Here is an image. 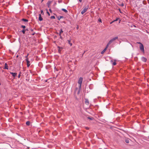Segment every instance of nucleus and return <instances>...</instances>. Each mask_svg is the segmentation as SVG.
I'll return each mask as SVG.
<instances>
[{
	"label": "nucleus",
	"mask_w": 149,
	"mask_h": 149,
	"mask_svg": "<svg viewBox=\"0 0 149 149\" xmlns=\"http://www.w3.org/2000/svg\"><path fill=\"white\" fill-rule=\"evenodd\" d=\"M60 38L61 39H63V38H62V37L61 36V35H60Z\"/></svg>",
	"instance_id": "27"
},
{
	"label": "nucleus",
	"mask_w": 149,
	"mask_h": 149,
	"mask_svg": "<svg viewBox=\"0 0 149 149\" xmlns=\"http://www.w3.org/2000/svg\"><path fill=\"white\" fill-rule=\"evenodd\" d=\"M25 29H23L22 31V33H24V34L25 33Z\"/></svg>",
	"instance_id": "19"
},
{
	"label": "nucleus",
	"mask_w": 149,
	"mask_h": 149,
	"mask_svg": "<svg viewBox=\"0 0 149 149\" xmlns=\"http://www.w3.org/2000/svg\"><path fill=\"white\" fill-rule=\"evenodd\" d=\"M58 52L59 53H60L61 52V50H62V49H63V48H62V47H60L59 46H58Z\"/></svg>",
	"instance_id": "9"
},
{
	"label": "nucleus",
	"mask_w": 149,
	"mask_h": 149,
	"mask_svg": "<svg viewBox=\"0 0 149 149\" xmlns=\"http://www.w3.org/2000/svg\"><path fill=\"white\" fill-rule=\"evenodd\" d=\"M26 61L27 63V66L28 67H29L30 65V61H29L28 58H26Z\"/></svg>",
	"instance_id": "5"
},
{
	"label": "nucleus",
	"mask_w": 149,
	"mask_h": 149,
	"mask_svg": "<svg viewBox=\"0 0 149 149\" xmlns=\"http://www.w3.org/2000/svg\"><path fill=\"white\" fill-rule=\"evenodd\" d=\"M89 8V6L87 5L84 8V9L83 10L81 11V13L82 14H83L85 13L87 10Z\"/></svg>",
	"instance_id": "2"
},
{
	"label": "nucleus",
	"mask_w": 149,
	"mask_h": 149,
	"mask_svg": "<svg viewBox=\"0 0 149 149\" xmlns=\"http://www.w3.org/2000/svg\"><path fill=\"white\" fill-rule=\"evenodd\" d=\"M51 3V2H48V4H49H49H50Z\"/></svg>",
	"instance_id": "28"
},
{
	"label": "nucleus",
	"mask_w": 149,
	"mask_h": 149,
	"mask_svg": "<svg viewBox=\"0 0 149 149\" xmlns=\"http://www.w3.org/2000/svg\"><path fill=\"white\" fill-rule=\"evenodd\" d=\"M137 43L140 44V49L141 50L142 52L144 53V47L143 45L140 42H137Z\"/></svg>",
	"instance_id": "4"
},
{
	"label": "nucleus",
	"mask_w": 149,
	"mask_h": 149,
	"mask_svg": "<svg viewBox=\"0 0 149 149\" xmlns=\"http://www.w3.org/2000/svg\"><path fill=\"white\" fill-rule=\"evenodd\" d=\"M98 21L100 22H102L101 19L100 18L99 19Z\"/></svg>",
	"instance_id": "25"
},
{
	"label": "nucleus",
	"mask_w": 149,
	"mask_h": 149,
	"mask_svg": "<svg viewBox=\"0 0 149 149\" xmlns=\"http://www.w3.org/2000/svg\"><path fill=\"white\" fill-rule=\"evenodd\" d=\"M39 20L40 21H42L43 20L42 18L41 17V14H40L39 15Z\"/></svg>",
	"instance_id": "8"
},
{
	"label": "nucleus",
	"mask_w": 149,
	"mask_h": 149,
	"mask_svg": "<svg viewBox=\"0 0 149 149\" xmlns=\"http://www.w3.org/2000/svg\"><path fill=\"white\" fill-rule=\"evenodd\" d=\"M49 11L51 12H52V10H51V9H49Z\"/></svg>",
	"instance_id": "30"
},
{
	"label": "nucleus",
	"mask_w": 149,
	"mask_h": 149,
	"mask_svg": "<svg viewBox=\"0 0 149 149\" xmlns=\"http://www.w3.org/2000/svg\"><path fill=\"white\" fill-rule=\"evenodd\" d=\"M118 20V19H116V20H114L113 21L111 22L110 24H111L113 22H115V21H117Z\"/></svg>",
	"instance_id": "21"
},
{
	"label": "nucleus",
	"mask_w": 149,
	"mask_h": 149,
	"mask_svg": "<svg viewBox=\"0 0 149 149\" xmlns=\"http://www.w3.org/2000/svg\"><path fill=\"white\" fill-rule=\"evenodd\" d=\"M22 20L23 21H24V22H28V20L26 19H23Z\"/></svg>",
	"instance_id": "16"
},
{
	"label": "nucleus",
	"mask_w": 149,
	"mask_h": 149,
	"mask_svg": "<svg viewBox=\"0 0 149 149\" xmlns=\"http://www.w3.org/2000/svg\"><path fill=\"white\" fill-rule=\"evenodd\" d=\"M10 74L12 75L14 77H16L17 75V73H13V72H10Z\"/></svg>",
	"instance_id": "7"
},
{
	"label": "nucleus",
	"mask_w": 149,
	"mask_h": 149,
	"mask_svg": "<svg viewBox=\"0 0 149 149\" xmlns=\"http://www.w3.org/2000/svg\"><path fill=\"white\" fill-rule=\"evenodd\" d=\"M21 27H22V28H24V29L25 28V27H26L25 26H24V25H22V26H21Z\"/></svg>",
	"instance_id": "24"
},
{
	"label": "nucleus",
	"mask_w": 149,
	"mask_h": 149,
	"mask_svg": "<svg viewBox=\"0 0 149 149\" xmlns=\"http://www.w3.org/2000/svg\"><path fill=\"white\" fill-rule=\"evenodd\" d=\"M62 10L64 12H65L66 13H67L68 12V11L65 9L64 8L62 9Z\"/></svg>",
	"instance_id": "12"
},
{
	"label": "nucleus",
	"mask_w": 149,
	"mask_h": 149,
	"mask_svg": "<svg viewBox=\"0 0 149 149\" xmlns=\"http://www.w3.org/2000/svg\"><path fill=\"white\" fill-rule=\"evenodd\" d=\"M88 118L89 119H92L89 117H88Z\"/></svg>",
	"instance_id": "34"
},
{
	"label": "nucleus",
	"mask_w": 149,
	"mask_h": 149,
	"mask_svg": "<svg viewBox=\"0 0 149 149\" xmlns=\"http://www.w3.org/2000/svg\"><path fill=\"white\" fill-rule=\"evenodd\" d=\"M79 1L80 2H81L82 1V0H79Z\"/></svg>",
	"instance_id": "33"
},
{
	"label": "nucleus",
	"mask_w": 149,
	"mask_h": 149,
	"mask_svg": "<svg viewBox=\"0 0 149 149\" xmlns=\"http://www.w3.org/2000/svg\"><path fill=\"white\" fill-rule=\"evenodd\" d=\"M125 142L127 143H129V141L128 139H126L125 140Z\"/></svg>",
	"instance_id": "18"
},
{
	"label": "nucleus",
	"mask_w": 149,
	"mask_h": 149,
	"mask_svg": "<svg viewBox=\"0 0 149 149\" xmlns=\"http://www.w3.org/2000/svg\"><path fill=\"white\" fill-rule=\"evenodd\" d=\"M43 13V11H42V10H41V13L42 14Z\"/></svg>",
	"instance_id": "31"
},
{
	"label": "nucleus",
	"mask_w": 149,
	"mask_h": 149,
	"mask_svg": "<svg viewBox=\"0 0 149 149\" xmlns=\"http://www.w3.org/2000/svg\"><path fill=\"white\" fill-rule=\"evenodd\" d=\"M30 123L29 121H27L26 122V124L27 125H30Z\"/></svg>",
	"instance_id": "17"
},
{
	"label": "nucleus",
	"mask_w": 149,
	"mask_h": 149,
	"mask_svg": "<svg viewBox=\"0 0 149 149\" xmlns=\"http://www.w3.org/2000/svg\"><path fill=\"white\" fill-rule=\"evenodd\" d=\"M68 43H69L70 44V45L71 46V45H72V43H70V40H68Z\"/></svg>",
	"instance_id": "22"
},
{
	"label": "nucleus",
	"mask_w": 149,
	"mask_h": 149,
	"mask_svg": "<svg viewBox=\"0 0 149 149\" xmlns=\"http://www.w3.org/2000/svg\"><path fill=\"white\" fill-rule=\"evenodd\" d=\"M63 32V31L61 29V30L60 31L59 35V36H60V35Z\"/></svg>",
	"instance_id": "13"
},
{
	"label": "nucleus",
	"mask_w": 149,
	"mask_h": 149,
	"mask_svg": "<svg viewBox=\"0 0 149 149\" xmlns=\"http://www.w3.org/2000/svg\"><path fill=\"white\" fill-rule=\"evenodd\" d=\"M83 78L80 77L79 78L78 83L79 84V88H81V84L82 82Z\"/></svg>",
	"instance_id": "3"
},
{
	"label": "nucleus",
	"mask_w": 149,
	"mask_h": 149,
	"mask_svg": "<svg viewBox=\"0 0 149 149\" xmlns=\"http://www.w3.org/2000/svg\"><path fill=\"white\" fill-rule=\"evenodd\" d=\"M113 65H116V63L115 61L113 63Z\"/></svg>",
	"instance_id": "23"
},
{
	"label": "nucleus",
	"mask_w": 149,
	"mask_h": 149,
	"mask_svg": "<svg viewBox=\"0 0 149 149\" xmlns=\"http://www.w3.org/2000/svg\"><path fill=\"white\" fill-rule=\"evenodd\" d=\"M118 37L117 36H116L110 40L107 44V46H109L113 42L115 41L116 40L118 39Z\"/></svg>",
	"instance_id": "1"
},
{
	"label": "nucleus",
	"mask_w": 149,
	"mask_h": 149,
	"mask_svg": "<svg viewBox=\"0 0 149 149\" xmlns=\"http://www.w3.org/2000/svg\"><path fill=\"white\" fill-rule=\"evenodd\" d=\"M141 59H142V61H144V62H146L147 61V59L146 58H145L144 57H142V58H141Z\"/></svg>",
	"instance_id": "11"
},
{
	"label": "nucleus",
	"mask_w": 149,
	"mask_h": 149,
	"mask_svg": "<svg viewBox=\"0 0 149 149\" xmlns=\"http://www.w3.org/2000/svg\"><path fill=\"white\" fill-rule=\"evenodd\" d=\"M47 13L49 15V16L50 15L49 13L48 12H47Z\"/></svg>",
	"instance_id": "29"
},
{
	"label": "nucleus",
	"mask_w": 149,
	"mask_h": 149,
	"mask_svg": "<svg viewBox=\"0 0 149 149\" xmlns=\"http://www.w3.org/2000/svg\"><path fill=\"white\" fill-rule=\"evenodd\" d=\"M112 61H112V60H111V62H112Z\"/></svg>",
	"instance_id": "36"
},
{
	"label": "nucleus",
	"mask_w": 149,
	"mask_h": 149,
	"mask_svg": "<svg viewBox=\"0 0 149 149\" xmlns=\"http://www.w3.org/2000/svg\"><path fill=\"white\" fill-rule=\"evenodd\" d=\"M28 54L26 56V58H28L27 56H28Z\"/></svg>",
	"instance_id": "32"
},
{
	"label": "nucleus",
	"mask_w": 149,
	"mask_h": 149,
	"mask_svg": "<svg viewBox=\"0 0 149 149\" xmlns=\"http://www.w3.org/2000/svg\"><path fill=\"white\" fill-rule=\"evenodd\" d=\"M86 129H87V130L88 129V127H86Z\"/></svg>",
	"instance_id": "35"
},
{
	"label": "nucleus",
	"mask_w": 149,
	"mask_h": 149,
	"mask_svg": "<svg viewBox=\"0 0 149 149\" xmlns=\"http://www.w3.org/2000/svg\"><path fill=\"white\" fill-rule=\"evenodd\" d=\"M51 19H54L55 18V17L54 16H51Z\"/></svg>",
	"instance_id": "20"
},
{
	"label": "nucleus",
	"mask_w": 149,
	"mask_h": 149,
	"mask_svg": "<svg viewBox=\"0 0 149 149\" xmlns=\"http://www.w3.org/2000/svg\"><path fill=\"white\" fill-rule=\"evenodd\" d=\"M63 16H60L58 17V20H60L61 18H63Z\"/></svg>",
	"instance_id": "15"
},
{
	"label": "nucleus",
	"mask_w": 149,
	"mask_h": 149,
	"mask_svg": "<svg viewBox=\"0 0 149 149\" xmlns=\"http://www.w3.org/2000/svg\"><path fill=\"white\" fill-rule=\"evenodd\" d=\"M20 73H21V72H20L19 74V75L18 76V77L19 78H20Z\"/></svg>",
	"instance_id": "26"
},
{
	"label": "nucleus",
	"mask_w": 149,
	"mask_h": 149,
	"mask_svg": "<svg viewBox=\"0 0 149 149\" xmlns=\"http://www.w3.org/2000/svg\"><path fill=\"white\" fill-rule=\"evenodd\" d=\"M33 35H34V33H33Z\"/></svg>",
	"instance_id": "37"
},
{
	"label": "nucleus",
	"mask_w": 149,
	"mask_h": 149,
	"mask_svg": "<svg viewBox=\"0 0 149 149\" xmlns=\"http://www.w3.org/2000/svg\"><path fill=\"white\" fill-rule=\"evenodd\" d=\"M4 69H8V66L7 64L6 63H5V64Z\"/></svg>",
	"instance_id": "10"
},
{
	"label": "nucleus",
	"mask_w": 149,
	"mask_h": 149,
	"mask_svg": "<svg viewBox=\"0 0 149 149\" xmlns=\"http://www.w3.org/2000/svg\"><path fill=\"white\" fill-rule=\"evenodd\" d=\"M148 137L149 138V136Z\"/></svg>",
	"instance_id": "38"
},
{
	"label": "nucleus",
	"mask_w": 149,
	"mask_h": 149,
	"mask_svg": "<svg viewBox=\"0 0 149 149\" xmlns=\"http://www.w3.org/2000/svg\"><path fill=\"white\" fill-rule=\"evenodd\" d=\"M108 46H107V45L106 47V48L102 51L101 52V54H102L103 53H104L105 52V51L107 50V48H108Z\"/></svg>",
	"instance_id": "6"
},
{
	"label": "nucleus",
	"mask_w": 149,
	"mask_h": 149,
	"mask_svg": "<svg viewBox=\"0 0 149 149\" xmlns=\"http://www.w3.org/2000/svg\"><path fill=\"white\" fill-rule=\"evenodd\" d=\"M85 103L87 104H89L88 100H86L85 101Z\"/></svg>",
	"instance_id": "14"
}]
</instances>
